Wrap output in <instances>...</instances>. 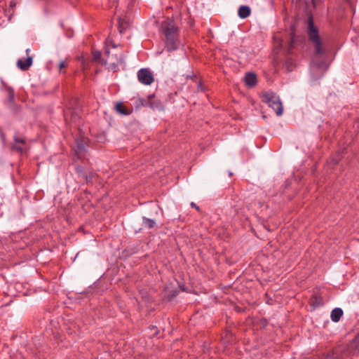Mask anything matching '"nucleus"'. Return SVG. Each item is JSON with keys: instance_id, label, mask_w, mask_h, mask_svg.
<instances>
[{"instance_id": "32", "label": "nucleus", "mask_w": 359, "mask_h": 359, "mask_svg": "<svg viewBox=\"0 0 359 359\" xmlns=\"http://www.w3.org/2000/svg\"><path fill=\"white\" fill-rule=\"evenodd\" d=\"M262 117L264 120H266L267 118V116L265 114H263Z\"/></svg>"}, {"instance_id": "23", "label": "nucleus", "mask_w": 359, "mask_h": 359, "mask_svg": "<svg viewBox=\"0 0 359 359\" xmlns=\"http://www.w3.org/2000/svg\"><path fill=\"white\" fill-rule=\"evenodd\" d=\"M76 172L79 175V176L83 177V175H85L83 168L81 166H77L76 168Z\"/></svg>"}, {"instance_id": "15", "label": "nucleus", "mask_w": 359, "mask_h": 359, "mask_svg": "<svg viewBox=\"0 0 359 359\" xmlns=\"http://www.w3.org/2000/svg\"><path fill=\"white\" fill-rule=\"evenodd\" d=\"M156 224L154 219L142 217V227L148 229H153Z\"/></svg>"}, {"instance_id": "12", "label": "nucleus", "mask_w": 359, "mask_h": 359, "mask_svg": "<svg viewBox=\"0 0 359 359\" xmlns=\"http://www.w3.org/2000/svg\"><path fill=\"white\" fill-rule=\"evenodd\" d=\"M105 55H107L109 60H112L114 57V61L113 62V65L116 67L117 63H123L124 62V55L123 54H121L118 57H117L116 55H110V52L109 50H105Z\"/></svg>"}, {"instance_id": "21", "label": "nucleus", "mask_w": 359, "mask_h": 359, "mask_svg": "<svg viewBox=\"0 0 359 359\" xmlns=\"http://www.w3.org/2000/svg\"><path fill=\"white\" fill-rule=\"evenodd\" d=\"M312 305L314 306V307H317V306H320L322 304H321V299L317 297H314L312 298Z\"/></svg>"}, {"instance_id": "16", "label": "nucleus", "mask_w": 359, "mask_h": 359, "mask_svg": "<svg viewBox=\"0 0 359 359\" xmlns=\"http://www.w3.org/2000/svg\"><path fill=\"white\" fill-rule=\"evenodd\" d=\"M80 103L77 98H72L69 103L68 109L72 111L80 110Z\"/></svg>"}, {"instance_id": "10", "label": "nucleus", "mask_w": 359, "mask_h": 359, "mask_svg": "<svg viewBox=\"0 0 359 359\" xmlns=\"http://www.w3.org/2000/svg\"><path fill=\"white\" fill-rule=\"evenodd\" d=\"M15 144H12L11 149L13 151H16L20 154H22V147L21 144H22V139L21 137H18L16 135L14 136Z\"/></svg>"}, {"instance_id": "31", "label": "nucleus", "mask_w": 359, "mask_h": 359, "mask_svg": "<svg viewBox=\"0 0 359 359\" xmlns=\"http://www.w3.org/2000/svg\"><path fill=\"white\" fill-rule=\"evenodd\" d=\"M25 52H26V54H27V56H28V55H29L30 49H29V48H28V49H27V50H25Z\"/></svg>"}, {"instance_id": "11", "label": "nucleus", "mask_w": 359, "mask_h": 359, "mask_svg": "<svg viewBox=\"0 0 359 359\" xmlns=\"http://www.w3.org/2000/svg\"><path fill=\"white\" fill-rule=\"evenodd\" d=\"M343 310L341 308H335L334 309L330 315L331 320L334 322L337 323L339 321L340 318L343 316Z\"/></svg>"}, {"instance_id": "2", "label": "nucleus", "mask_w": 359, "mask_h": 359, "mask_svg": "<svg viewBox=\"0 0 359 359\" xmlns=\"http://www.w3.org/2000/svg\"><path fill=\"white\" fill-rule=\"evenodd\" d=\"M307 35L309 41L313 46L315 57H321L326 55V49L323 46L322 39L319 35L318 29L314 25L312 17L309 18Z\"/></svg>"}, {"instance_id": "8", "label": "nucleus", "mask_w": 359, "mask_h": 359, "mask_svg": "<svg viewBox=\"0 0 359 359\" xmlns=\"http://www.w3.org/2000/svg\"><path fill=\"white\" fill-rule=\"evenodd\" d=\"M341 350L339 348L329 351L324 353L322 359H341Z\"/></svg>"}, {"instance_id": "1", "label": "nucleus", "mask_w": 359, "mask_h": 359, "mask_svg": "<svg viewBox=\"0 0 359 359\" xmlns=\"http://www.w3.org/2000/svg\"><path fill=\"white\" fill-rule=\"evenodd\" d=\"M160 32L165 38V48L168 52L176 50L181 45L178 34V27L175 22L167 18L161 23Z\"/></svg>"}, {"instance_id": "26", "label": "nucleus", "mask_w": 359, "mask_h": 359, "mask_svg": "<svg viewBox=\"0 0 359 359\" xmlns=\"http://www.w3.org/2000/svg\"><path fill=\"white\" fill-rule=\"evenodd\" d=\"M17 66L20 69L22 70V58H20L18 60Z\"/></svg>"}, {"instance_id": "33", "label": "nucleus", "mask_w": 359, "mask_h": 359, "mask_svg": "<svg viewBox=\"0 0 359 359\" xmlns=\"http://www.w3.org/2000/svg\"><path fill=\"white\" fill-rule=\"evenodd\" d=\"M180 287H181V289H182V291H184V290H185V289H184V286H180Z\"/></svg>"}, {"instance_id": "3", "label": "nucleus", "mask_w": 359, "mask_h": 359, "mask_svg": "<svg viewBox=\"0 0 359 359\" xmlns=\"http://www.w3.org/2000/svg\"><path fill=\"white\" fill-rule=\"evenodd\" d=\"M263 101L275 112H283V106L278 95L273 91L262 93Z\"/></svg>"}, {"instance_id": "29", "label": "nucleus", "mask_w": 359, "mask_h": 359, "mask_svg": "<svg viewBox=\"0 0 359 359\" xmlns=\"http://www.w3.org/2000/svg\"><path fill=\"white\" fill-rule=\"evenodd\" d=\"M118 30L121 34L123 33V27H122V25L121 23H119V25H118Z\"/></svg>"}, {"instance_id": "6", "label": "nucleus", "mask_w": 359, "mask_h": 359, "mask_svg": "<svg viewBox=\"0 0 359 359\" xmlns=\"http://www.w3.org/2000/svg\"><path fill=\"white\" fill-rule=\"evenodd\" d=\"M74 142L76 144L74 151L79 158H80V155L85 154L87 152L90 140L88 137L80 134L74 138Z\"/></svg>"}, {"instance_id": "9", "label": "nucleus", "mask_w": 359, "mask_h": 359, "mask_svg": "<svg viewBox=\"0 0 359 359\" xmlns=\"http://www.w3.org/2000/svg\"><path fill=\"white\" fill-rule=\"evenodd\" d=\"M245 83L249 87H253L257 83V76L255 73L248 72L245 76Z\"/></svg>"}, {"instance_id": "25", "label": "nucleus", "mask_w": 359, "mask_h": 359, "mask_svg": "<svg viewBox=\"0 0 359 359\" xmlns=\"http://www.w3.org/2000/svg\"><path fill=\"white\" fill-rule=\"evenodd\" d=\"M100 57H101V53H100V52L97 51V52H94V53H93V59H94L95 60H98Z\"/></svg>"}, {"instance_id": "7", "label": "nucleus", "mask_w": 359, "mask_h": 359, "mask_svg": "<svg viewBox=\"0 0 359 359\" xmlns=\"http://www.w3.org/2000/svg\"><path fill=\"white\" fill-rule=\"evenodd\" d=\"M137 79L142 84L146 86L151 85L154 81V75L147 68L140 69L137 72Z\"/></svg>"}, {"instance_id": "5", "label": "nucleus", "mask_w": 359, "mask_h": 359, "mask_svg": "<svg viewBox=\"0 0 359 359\" xmlns=\"http://www.w3.org/2000/svg\"><path fill=\"white\" fill-rule=\"evenodd\" d=\"M328 65L325 60L318 62L314 58L311 65V73L313 80L322 77L327 71Z\"/></svg>"}, {"instance_id": "27", "label": "nucleus", "mask_w": 359, "mask_h": 359, "mask_svg": "<svg viewBox=\"0 0 359 359\" xmlns=\"http://www.w3.org/2000/svg\"><path fill=\"white\" fill-rule=\"evenodd\" d=\"M339 158L338 157L332 158L331 160V163L332 165H337L339 163Z\"/></svg>"}, {"instance_id": "14", "label": "nucleus", "mask_w": 359, "mask_h": 359, "mask_svg": "<svg viewBox=\"0 0 359 359\" xmlns=\"http://www.w3.org/2000/svg\"><path fill=\"white\" fill-rule=\"evenodd\" d=\"M2 83L4 84V86L5 87L4 90L8 96V100L6 101V104L9 106H11L13 104V98H14L13 90L11 87L6 86L3 82H2Z\"/></svg>"}, {"instance_id": "13", "label": "nucleus", "mask_w": 359, "mask_h": 359, "mask_svg": "<svg viewBox=\"0 0 359 359\" xmlns=\"http://www.w3.org/2000/svg\"><path fill=\"white\" fill-rule=\"evenodd\" d=\"M250 13L251 10L248 6H241L238 8V16L242 19L248 18Z\"/></svg>"}, {"instance_id": "22", "label": "nucleus", "mask_w": 359, "mask_h": 359, "mask_svg": "<svg viewBox=\"0 0 359 359\" xmlns=\"http://www.w3.org/2000/svg\"><path fill=\"white\" fill-rule=\"evenodd\" d=\"M114 109L117 112H127V111L122 109V104L121 102L116 103L114 105Z\"/></svg>"}, {"instance_id": "17", "label": "nucleus", "mask_w": 359, "mask_h": 359, "mask_svg": "<svg viewBox=\"0 0 359 359\" xmlns=\"http://www.w3.org/2000/svg\"><path fill=\"white\" fill-rule=\"evenodd\" d=\"M177 295L178 291L177 290H172L167 293L164 298L167 302H170Z\"/></svg>"}, {"instance_id": "35", "label": "nucleus", "mask_w": 359, "mask_h": 359, "mask_svg": "<svg viewBox=\"0 0 359 359\" xmlns=\"http://www.w3.org/2000/svg\"><path fill=\"white\" fill-rule=\"evenodd\" d=\"M283 114H280V113H278V114H276L277 116H281Z\"/></svg>"}, {"instance_id": "34", "label": "nucleus", "mask_w": 359, "mask_h": 359, "mask_svg": "<svg viewBox=\"0 0 359 359\" xmlns=\"http://www.w3.org/2000/svg\"><path fill=\"white\" fill-rule=\"evenodd\" d=\"M229 177H231L233 175V173L231 172H229Z\"/></svg>"}, {"instance_id": "24", "label": "nucleus", "mask_w": 359, "mask_h": 359, "mask_svg": "<svg viewBox=\"0 0 359 359\" xmlns=\"http://www.w3.org/2000/svg\"><path fill=\"white\" fill-rule=\"evenodd\" d=\"M66 67V63L65 61H60L58 65V69L59 71L61 72L62 69H64Z\"/></svg>"}, {"instance_id": "30", "label": "nucleus", "mask_w": 359, "mask_h": 359, "mask_svg": "<svg viewBox=\"0 0 359 359\" xmlns=\"http://www.w3.org/2000/svg\"><path fill=\"white\" fill-rule=\"evenodd\" d=\"M355 341H356L357 346L359 347V332H358V336L355 338Z\"/></svg>"}, {"instance_id": "36", "label": "nucleus", "mask_w": 359, "mask_h": 359, "mask_svg": "<svg viewBox=\"0 0 359 359\" xmlns=\"http://www.w3.org/2000/svg\"><path fill=\"white\" fill-rule=\"evenodd\" d=\"M123 115H128V114H126V113H124V114H122Z\"/></svg>"}, {"instance_id": "4", "label": "nucleus", "mask_w": 359, "mask_h": 359, "mask_svg": "<svg viewBox=\"0 0 359 359\" xmlns=\"http://www.w3.org/2000/svg\"><path fill=\"white\" fill-rule=\"evenodd\" d=\"M137 106L147 107L153 111L163 110V105L161 100L156 98L154 95H149L147 99H138L136 100Z\"/></svg>"}, {"instance_id": "18", "label": "nucleus", "mask_w": 359, "mask_h": 359, "mask_svg": "<svg viewBox=\"0 0 359 359\" xmlns=\"http://www.w3.org/2000/svg\"><path fill=\"white\" fill-rule=\"evenodd\" d=\"M96 141L98 143H104L107 141V135L104 133H101L95 136Z\"/></svg>"}, {"instance_id": "19", "label": "nucleus", "mask_w": 359, "mask_h": 359, "mask_svg": "<svg viewBox=\"0 0 359 359\" xmlns=\"http://www.w3.org/2000/svg\"><path fill=\"white\" fill-rule=\"evenodd\" d=\"M32 57L31 55H28L24 60V71L28 69L32 65Z\"/></svg>"}, {"instance_id": "20", "label": "nucleus", "mask_w": 359, "mask_h": 359, "mask_svg": "<svg viewBox=\"0 0 359 359\" xmlns=\"http://www.w3.org/2000/svg\"><path fill=\"white\" fill-rule=\"evenodd\" d=\"M96 174L94 172H90L89 174L83 175V179L86 180V183H92L93 180L95 178Z\"/></svg>"}, {"instance_id": "28", "label": "nucleus", "mask_w": 359, "mask_h": 359, "mask_svg": "<svg viewBox=\"0 0 359 359\" xmlns=\"http://www.w3.org/2000/svg\"><path fill=\"white\" fill-rule=\"evenodd\" d=\"M191 206L196 208L197 210H199V207L196 204L194 203V202H191Z\"/></svg>"}]
</instances>
